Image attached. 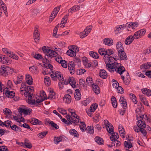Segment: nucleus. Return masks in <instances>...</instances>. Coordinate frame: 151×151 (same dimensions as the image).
Listing matches in <instances>:
<instances>
[{
    "instance_id": "nucleus-1",
    "label": "nucleus",
    "mask_w": 151,
    "mask_h": 151,
    "mask_svg": "<svg viewBox=\"0 0 151 151\" xmlns=\"http://www.w3.org/2000/svg\"><path fill=\"white\" fill-rule=\"evenodd\" d=\"M34 89V87L33 86H27L25 83H22L19 91L21 95H24L26 97H28V100L27 101L28 103L32 105H37V104L41 103L46 99L45 98H42V96L41 95L40 96H38L36 97L35 101V100L32 99V92Z\"/></svg>"
},
{
    "instance_id": "nucleus-2",
    "label": "nucleus",
    "mask_w": 151,
    "mask_h": 151,
    "mask_svg": "<svg viewBox=\"0 0 151 151\" xmlns=\"http://www.w3.org/2000/svg\"><path fill=\"white\" fill-rule=\"evenodd\" d=\"M104 61L106 63V68L110 72L114 71L120 74L121 76L123 75V73L125 71V68L121 66L120 63L116 62L114 57L109 58L107 56L104 57Z\"/></svg>"
},
{
    "instance_id": "nucleus-3",
    "label": "nucleus",
    "mask_w": 151,
    "mask_h": 151,
    "mask_svg": "<svg viewBox=\"0 0 151 151\" xmlns=\"http://www.w3.org/2000/svg\"><path fill=\"white\" fill-rule=\"evenodd\" d=\"M140 119L138 120L137 122V126L140 129L145 128L146 127V124L145 123V121L147 120L150 122L149 119L147 118L146 115H143L140 116Z\"/></svg>"
},
{
    "instance_id": "nucleus-4",
    "label": "nucleus",
    "mask_w": 151,
    "mask_h": 151,
    "mask_svg": "<svg viewBox=\"0 0 151 151\" xmlns=\"http://www.w3.org/2000/svg\"><path fill=\"white\" fill-rule=\"evenodd\" d=\"M52 79L54 81H56L58 79L59 81H63L64 80V78L61 73L59 71H53L50 74Z\"/></svg>"
},
{
    "instance_id": "nucleus-5",
    "label": "nucleus",
    "mask_w": 151,
    "mask_h": 151,
    "mask_svg": "<svg viewBox=\"0 0 151 151\" xmlns=\"http://www.w3.org/2000/svg\"><path fill=\"white\" fill-rule=\"evenodd\" d=\"M42 50L46 54V55L50 57H55L58 55L57 53L55 51L48 48H46L45 46L42 47Z\"/></svg>"
},
{
    "instance_id": "nucleus-6",
    "label": "nucleus",
    "mask_w": 151,
    "mask_h": 151,
    "mask_svg": "<svg viewBox=\"0 0 151 151\" xmlns=\"http://www.w3.org/2000/svg\"><path fill=\"white\" fill-rule=\"evenodd\" d=\"M11 89H9L8 88H6L3 91V94L4 96L8 98H13L15 96V93L11 91Z\"/></svg>"
},
{
    "instance_id": "nucleus-7",
    "label": "nucleus",
    "mask_w": 151,
    "mask_h": 151,
    "mask_svg": "<svg viewBox=\"0 0 151 151\" xmlns=\"http://www.w3.org/2000/svg\"><path fill=\"white\" fill-rule=\"evenodd\" d=\"M145 32V29H142L136 32L133 36V38L134 39H137L142 37L144 35Z\"/></svg>"
},
{
    "instance_id": "nucleus-8",
    "label": "nucleus",
    "mask_w": 151,
    "mask_h": 151,
    "mask_svg": "<svg viewBox=\"0 0 151 151\" xmlns=\"http://www.w3.org/2000/svg\"><path fill=\"white\" fill-rule=\"evenodd\" d=\"M92 28L91 26H89L86 27L84 31L80 33V38H83L87 36L91 31Z\"/></svg>"
},
{
    "instance_id": "nucleus-9",
    "label": "nucleus",
    "mask_w": 151,
    "mask_h": 151,
    "mask_svg": "<svg viewBox=\"0 0 151 151\" xmlns=\"http://www.w3.org/2000/svg\"><path fill=\"white\" fill-rule=\"evenodd\" d=\"M104 122L107 131L109 133L113 132V127L111 123H110L107 120H105Z\"/></svg>"
},
{
    "instance_id": "nucleus-10",
    "label": "nucleus",
    "mask_w": 151,
    "mask_h": 151,
    "mask_svg": "<svg viewBox=\"0 0 151 151\" xmlns=\"http://www.w3.org/2000/svg\"><path fill=\"white\" fill-rule=\"evenodd\" d=\"M8 67L6 65H3L0 67V75L4 76L8 75Z\"/></svg>"
},
{
    "instance_id": "nucleus-11",
    "label": "nucleus",
    "mask_w": 151,
    "mask_h": 151,
    "mask_svg": "<svg viewBox=\"0 0 151 151\" xmlns=\"http://www.w3.org/2000/svg\"><path fill=\"white\" fill-rule=\"evenodd\" d=\"M40 35L37 27H35L34 32L33 35L34 39L36 42H38L40 39Z\"/></svg>"
},
{
    "instance_id": "nucleus-12",
    "label": "nucleus",
    "mask_w": 151,
    "mask_h": 151,
    "mask_svg": "<svg viewBox=\"0 0 151 151\" xmlns=\"http://www.w3.org/2000/svg\"><path fill=\"white\" fill-rule=\"evenodd\" d=\"M70 116L72 119L73 120L72 123L76 125L78 124L80 121L79 116L75 113V112L71 114Z\"/></svg>"
},
{
    "instance_id": "nucleus-13",
    "label": "nucleus",
    "mask_w": 151,
    "mask_h": 151,
    "mask_svg": "<svg viewBox=\"0 0 151 151\" xmlns=\"http://www.w3.org/2000/svg\"><path fill=\"white\" fill-rule=\"evenodd\" d=\"M0 62L3 64H9L11 63V61L9 58L5 57L3 55H0Z\"/></svg>"
},
{
    "instance_id": "nucleus-14",
    "label": "nucleus",
    "mask_w": 151,
    "mask_h": 151,
    "mask_svg": "<svg viewBox=\"0 0 151 151\" xmlns=\"http://www.w3.org/2000/svg\"><path fill=\"white\" fill-rule=\"evenodd\" d=\"M114 52L113 50L111 49H109L106 50V56H107L109 58L110 57H114L115 58V60H116L117 55L114 54Z\"/></svg>"
},
{
    "instance_id": "nucleus-15",
    "label": "nucleus",
    "mask_w": 151,
    "mask_h": 151,
    "mask_svg": "<svg viewBox=\"0 0 151 151\" xmlns=\"http://www.w3.org/2000/svg\"><path fill=\"white\" fill-rule=\"evenodd\" d=\"M118 53V56L121 60H125L127 59L126 53L124 50L119 51Z\"/></svg>"
},
{
    "instance_id": "nucleus-16",
    "label": "nucleus",
    "mask_w": 151,
    "mask_h": 151,
    "mask_svg": "<svg viewBox=\"0 0 151 151\" xmlns=\"http://www.w3.org/2000/svg\"><path fill=\"white\" fill-rule=\"evenodd\" d=\"M60 6L55 8L53 10L50 16V19L53 20L57 15L60 10Z\"/></svg>"
},
{
    "instance_id": "nucleus-17",
    "label": "nucleus",
    "mask_w": 151,
    "mask_h": 151,
    "mask_svg": "<svg viewBox=\"0 0 151 151\" xmlns=\"http://www.w3.org/2000/svg\"><path fill=\"white\" fill-rule=\"evenodd\" d=\"M68 68L70 71V73L71 74H73L75 72V68L73 62L71 61H70L68 63Z\"/></svg>"
},
{
    "instance_id": "nucleus-18",
    "label": "nucleus",
    "mask_w": 151,
    "mask_h": 151,
    "mask_svg": "<svg viewBox=\"0 0 151 151\" xmlns=\"http://www.w3.org/2000/svg\"><path fill=\"white\" fill-rule=\"evenodd\" d=\"M118 130L121 136L123 138L125 137V132L124 128L121 124H119L118 127Z\"/></svg>"
},
{
    "instance_id": "nucleus-19",
    "label": "nucleus",
    "mask_w": 151,
    "mask_h": 151,
    "mask_svg": "<svg viewBox=\"0 0 151 151\" xmlns=\"http://www.w3.org/2000/svg\"><path fill=\"white\" fill-rule=\"evenodd\" d=\"M125 26H126V25L125 26L124 24L116 26L114 29V32H115V34H117L119 32H120L124 29Z\"/></svg>"
},
{
    "instance_id": "nucleus-20",
    "label": "nucleus",
    "mask_w": 151,
    "mask_h": 151,
    "mask_svg": "<svg viewBox=\"0 0 151 151\" xmlns=\"http://www.w3.org/2000/svg\"><path fill=\"white\" fill-rule=\"evenodd\" d=\"M18 110L19 112L23 113L25 114H29L32 111V109H24L21 108H19Z\"/></svg>"
},
{
    "instance_id": "nucleus-21",
    "label": "nucleus",
    "mask_w": 151,
    "mask_h": 151,
    "mask_svg": "<svg viewBox=\"0 0 151 151\" xmlns=\"http://www.w3.org/2000/svg\"><path fill=\"white\" fill-rule=\"evenodd\" d=\"M63 101L67 104H70L71 101V96L69 94L65 95L64 97Z\"/></svg>"
},
{
    "instance_id": "nucleus-22",
    "label": "nucleus",
    "mask_w": 151,
    "mask_h": 151,
    "mask_svg": "<svg viewBox=\"0 0 151 151\" xmlns=\"http://www.w3.org/2000/svg\"><path fill=\"white\" fill-rule=\"evenodd\" d=\"M99 74L100 77L102 78L105 79L107 77V73L104 70H100L99 71Z\"/></svg>"
},
{
    "instance_id": "nucleus-23",
    "label": "nucleus",
    "mask_w": 151,
    "mask_h": 151,
    "mask_svg": "<svg viewBox=\"0 0 151 151\" xmlns=\"http://www.w3.org/2000/svg\"><path fill=\"white\" fill-rule=\"evenodd\" d=\"M120 102L122 104V107L124 109H125L126 108L127 104L126 100L125 99L124 97L121 96L120 98L119 99Z\"/></svg>"
},
{
    "instance_id": "nucleus-24",
    "label": "nucleus",
    "mask_w": 151,
    "mask_h": 151,
    "mask_svg": "<svg viewBox=\"0 0 151 151\" xmlns=\"http://www.w3.org/2000/svg\"><path fill=\"white\" fill-rule=\"evenodd\" d=\"M139 96L141 101L145 105L149 106V104L147 100L144 96L142 95H139Z\"/></svg>"
},
{
    "instance_id": "nucleus-25",
    "label": "nucleus",
    "mask_w": 151,
    "mask_h": 151,
    "mask_svg": "<svg viewBox=\"0 0 151 151\" xmlns=\"http://www.w3.org/2000/svg\"><path fill=\"white\" fill-rule=\"evenodd\" d=\"M74 97L75 99L77 101H78L81 99V95L79 89H76L75 90Z\"/></svg>"
},
{
    "instance_id": "nucleus-26",
    "label": "nucleus",
    "mask_w": 151,
    "mask_h": 151,
    "mask_svg": "<svg viewBox=\"0 0 151 151\" xmlns=\"http://www.w3.org/2000/svg\"><path fill=\"white\" fill-rule=\"evenodd\" d=\"M29 122L31 124L34 125H40L42 123L41 121H39L36 119L33 118H31L29 120Z\"/></svg>"
},
{
    "instance_id": "nucleus-27",
    "label": "nucleus",
    "mask_w": 151,
    "mask_h": 151,
    "mask_svg": "<svg viewBox=\"0 0 151 151\" xmlns=\"http://www.w3.org/2000/svg\"><path fill=\"white\" fill-rule=\"evenodd\" d=\"M26 81L27 83L29 85L32 84L33 83L32 78L31 76L27 74L26 75Z\"/></svg>"
},
{
    "instance_id": "nucleus-28",
    "label": "nucleus",
    "mask_w": 151,
    "mask_h": 151,
    "mask_svg": "<svg viewBox=\"0 0 151 151\" xmlns=\"http://www.w3.org/2000/svg\"><path fill=\"white\" fill-rule=\"evenodd\" d=\"M134 40V39L132 36H129L125 40V43L127 45H129Z\"/></svg>"
},
{
    "instance_id": "nucleus-29",
    "label": "nucleus",
    "mask_w": 151,
    "mask_h": 151,
    "mask_svg": "<svg viewBox=\"0 0 151 151\" xmlns=\"http://www.w3.org/2000/svg\"><path fill=\"white\" fill-rule=\"evenodd\" d=\"M128 74H129L127 72V77L126 78H125L124 75H122L121 76V78L123 80V82L126 85H128L129 84L130 82V79H129V77L128 76Z\"/></svg>"
},
{
    "instance_id": "nucleus-30",
    "label": "nucleus",
    "mask_w": 151,
    "mask_h": 151,
    "mask_svg": "<svg viewBox=\"0 0 151 151\" xmlns=\"http://www.w3.org/2000/svg\"><path fill=\"white\" fill-rule=\"evenodd\" d=\"M92 87L93 90L96 94H98L100 93L99 88L97 85L93 83Z\"/></svg>"
},
{
    "instance_id": "nucleus-31",
    "label": "nucleus",
    "mask_w": 151,
    "mask_h": 151,
    "mask_svg": "<svg viewBox=\"0 0 151 151\" xmlns=\"http://www.w3.org/2000/svg\"><path fill=\"white\" fill-rule=\"evenodd\" d=\"M104 43L106 45H111L113 44V41L111 39L105 38L103 40Z\"/></svg>"
},
{
    "instance_id": "nucleus-32",
    "label": "nucleus",
    "mask_w": 151,
    "mask_h": 151,
    "mask_svg": "<svg viewBox=\"0 0 151 151\" xmlns=\"http://www.w3.org/2000/svg\"><path fill=\"white\" fill-rule=\"evenodd\" d=\"M142 93L147 96H151V91L147 88H142L141 89Z\"/></svg>"
},
{
    "instance_id": "nucleus-33",
    "label": "nucleus",
    "mask_w": 151,
    "mask_h": 151,
    "mask_svg": "<svg viewBox=\"0 0 151 151\" xmlns=\"http://www.w3.org/2000/svg\"><path fill=\"white\" fill-rule=\"evenodd\" d=\"M138 26V24L136 23H132L130 22L129 23H127V24L126 25V26L128 27L129 28H132V29H135Z\"/></svg>"
},
{
    "instance_id": "nucleus-34",
    "label": "nucleus",
    "mask_w": 151,
    "mask_h": 151,
    "mask_svg": "<svg viewBox=\"0 0 151 151\" xmlns=\"http://www.w3.org/2000/svg\"><path fill=\"white\" fill-rule=\"evenodd\" d=\"M69 82L73 88L76 87V81L73 77H70L69 79Z\"/></svg>"
},
{
    "instance_id": "nucleus-35",
    "label": "nucleus",
    "mask_w": 151,
    "mask_h": 151,
    "mask_svg": "<svg viewBox=\"0 0 151 151\" xmlns=\"http://www.w3.org/2000/svg\"><path fill=\"white\" fill-rule=\"evenodd\" d=\"M151 67V63H147L142 64L140 66L141 69H147Z\"/></svg>"
},
{
    "instance_id": "nucleus-36",
    "label": "nucleus",
    "mask_w": 151,
    "mask_h": 151,
    "mask_svg": "<svg viewBox=\"0 0 151 151\" xmlns=\"http://www.w3.org/2000/svg\"><path fill=\"white\" fill-rule=\"evenodd\" d=\"M8 56L16 60H18L19 57L16 54H14L13 52L10 51L8 53Z\"/></svg>"
},
{
    "instance_id": "nucleus-37",
    "label": "nucleus",
    "mask_w": 151,
    "mask_h": 151,
    "mask_svg": "<svg viewBox=\"0 0 151 151\" xmlns=\"http://www.w3.org/2000/svg\"><path fill=\"white\" fill-rule=\"evenodd\" d=\"M95 142L99 145H101L104 144V141L103 139L99 137H96L95 138Z\"/></svg>"
},
{
    "instance_id": "nucleus-38",
    "label": "nucleus",
    "mask_w": 151,
    "mask_h": 151,
    "mask_svg": "<svg viewBox=\"0 0 151 151\" xmlns=\"http://www.w3.org/2000/svg\"><path fill=\"white\" fill-rule=\"evenodd\" d=\"M79 127L80 129L82 132H84L86 130V126L84 122H80Z\"/></svg>"
},
{
    "instance_id": "nucleus-39",
    "label": "nucleus",
    "mask_w": 151,
    "mask_h": 151,
    "mask_svg": "<svg viewBox=\"0 0 151 151\" xmlns=\"http://www.w3.org/2000/svg\"><path fill=\"white\" fill-rule=\"evenodd\" d=\"M24 147H27L28 148H31L32 147V145L29 141L27 139H25L24 143Z\"/></svg>"
},
{
    "instance_id": "nucleus-40",
    "label": "nucleus",
    "mask_w": 151,
    "mask_h": 151,
    "mask_svg": "<svg viewBox=\"0 0 151 151\" xmlns=\"http://www.w3.org/2000/svg\"><path fill=\"white\" fill-rule=\"evenodd\" d=\"M119 136L117 133L113 132L112 133L111 136L110 137V139L111 141L117 140L119 138Z\"/></svg>"
},
{
    "instance_id": "nucleus-41",
    "label": "nucleus",
    "mask_w": 151,
    "mask_h": 151,
    "mask_svg": "<svg viewBox=\"0 0 151 151\" xmlns=\"http://www.w3.org/2000/svg\"><path fill=\"white\" fill-rule=\"evenodd\" d=\"M70 134L75 137H78L79 134L76 130L74 129H71L69 131Z\"/></svg>"
},
{
    "instance_id": "nucleus-42",
    "label": "nucleus",
    "mask_w": 151,
    "mask_h": 151,
    "mask_svg": "<svg viewBox=\"0 0 151 151\" xmlns=\"http://www.w3.org/2000/svg\"><path fill=\"white\" fill-rule=\"evenodd\" d=\"M67 54L68 55L71 57H74L76 55V53H75V52L71 48V50L70 49L67 51Z\"/></svg>"
},
{
    "instance_id": "nucleus-43",
    "label": "nucleus",
    "mask_w": 151,
    "mask_h": 151,
    "mask_svg": "<svg viewBox=\"0 0 151 151\" xmlns=\"http://www.w3.org/2000/svg\"><path fill=\"white\" fill-rule=\"evenodd\" d=\"M116 47L118 50V51L123 50V47L122 46V43L120 42H117Z\"/></svg>"
},
{
    "instance_id": "nucleus-44",
    "label": "nucleus",
    "mask_w": 151,
    "mask_h": 151,
    "mask_svg": "<svg viewBox=\"0 0 151 151\" xmlns=\"http://www.w3.org/2000/svg\"><path fill=\"white\" fill-rule=\"evenodd\" d=\"M22 79L23 76L22 75H19L17 77V80H14V81L16 84H17L21 83Z\"/></svg>"
},
{
    "instance_id": "nucleus-45",
    "label": "nucleus",
    "mask_w": 151,
    "mask_h": 151,
    "mask_svg": "<svg viewBox=\"0 0 151 151\" xmlns=\"http://www.w3.org/2000/svg\"><path fill=\"white\" fill-rule=\"evenodd\" d=\"M37 69V67L35 65H33L29 68V70L32 73H36Z\"/></svg>"
},
{
    "instance_id": "nucleus-46",
    "label": "nucleus",
    "mask_w": 151,
    "mask_h": 151,
    "mask_svg": "<svg viewBox=\"0 0 151 151\" xmlns=\"http://www.w3.org/2000/svg\"><path fill=\"white\" fill-rule=\"evenodd\" d=\"M83 63L84 65L86 68H89L91 66V64L89 63L87 59H85L83 60Z\"/></svg>"
},
{
    "instance_id": "nucleus-47",
    "label": "nucleus",
    "mask_w": 151,
    "mask_h": 151,
    "mask_svg": "<svg viewBox=\"0 0 151 151\" xmlns=\"http://www.w3.org/2000/svg\"><path fill=\"white\" fill-rule=\"evenodd\" d=\"M124 146L128 149L132 147V143L129 142L125 141L124 142Z\"/></svg>"
},
{
    "instance_id": "nucleus-48",
    "label": "nucleus",
    "mask_w": 151,
    "mask_h": 151,
    "mask_svg": "<svg viewBox=\"0 0 151 151\" xmlns=\"http://www.w3.org/2000/svg\"><path fill=\"white\" fill-rule=\"evenodd\" d=\"M89 55L91 56L95 59L98 58L99 57L97 53L93 51L90 52Z\"/></svg>"
},
{
    "instance_id": "nucleus-49",
    "label": "nucleus",
    "mask_w": 151,
    "mask_h": 151,
    "mask_svg": "<svg viewBox=\"0 0 151 151\" xmlns=\"http://www.w3.org/2000/svg\"><path fill=\"white\" fill-rule=\"evenodd\" d=\"M44 81L45 85L49 86L50 84V80L49 77L45 76L44 78Z\"/></svg>"
},
{
    "instance_id": "nucleus-50",
    "label": "nucleus",
    "mask_w": 151,
    "mask_h": 151,
    "mask_svg": "<svg viewBox=\"0 0 151 151\" xmlns=\"http://www.w3.org/2000/svg\"><path fill=\"white\" fill-rule=\"evenodd\" d=\"M97 106L98 105L96 104L92 105L90 108V111L91 112H94L97 109Z\"/></svg>"
},
{
    "instance_id": "nucleus-51",
    "label": "nucleus",
    "mask_w": 151,
    "mask_h": 151,
    "mask_svg": "<svg viewBox=\"0 0 151 151\" xmlns=\"http://www.w3.org/2000/svg\"><path fill=\"white\" fill-rule=\"evenodd\" d=\"M62 138L61 137H55L54 138V142L56 144H58L61 141Z\"/></svg>"
},
{
    "instance_id": "nucleus-52",
    "label": "nucleus",
    "mask_w": 151,
    "mask_h": 151,
    "mask_svg": "<svg viewBox=\"0 0 151 151\" xmlns=\"http://www.w3.org/2000/svg\"><path fill=\"white\" fill-rule=\"evenodd\" d=\"M99 53L101 55H106V50L103 48H100L98 50Z\"/></svg>"
},
{
    "instance_id": "nucleus-53",
    "label": "nucleus",
    "mask_w": 151,
    "mask_h": 151,
    "mask_svg": "<svg viewBox=\"0 0 151 151\" xmlns=\"http://www.w3.org/2000/svg\"><path fill=\"white\" fill-rule=\"evenodd\" d=\"M3 112L5 115H11L12 114L11 110L8 108H5L4 109Z\"/></svg>"
},
{
    "instance_id": "nucleus-54",
    "label": "nucleus",
    "mask_w": 151,
    "mask_h": 151,
    "mask_svg": "<svg viewBox=\"0 0 151 151\" xmlns=\"http://www.w3.org/2000/svg\"><path fill=\"white\" fill-rule=\"evenodd\" d=\"M47 132L45 131L41 132L37 134V136L40 138H42L47 134Z\"/></svg>"
},
{
    "instance_id": "nucleus-55",
    "label": "nucleus",
    "mask_w": 151,
    "mask_h": 151,
    "mask_svg": "<svg viewBox=\"0 0 151 151\" xmlns=\"http://www.w3.org/2000/svg\"><path fill=\"white\" fill-rule=\"evenodd\" d=\"M111 142V147L113 146H115L116 145V147L119 146L120 145V142L119 141L117 140L112 141Z\"/></svg>"
},
{
    "instance_id": "nucleus-56",
    "label": "nucleus",
    "mask_w": 151,
    "mask_h": 151,
    "mask_svg": "<svg viewBox=\"0 0 151 151\" xmlns=\"http://www.w3.org/2000/svg\"><path fill=\"white\" fill-rule=\"evenodd\" d=\"M55 97V93L52 91H50L49 94L48 99H52Z\"/></svg>"
},
{
    "instance_id": "nucleus-57",
    "label": "nucleus",
    "mask_w": 151,
    "mask_h": 151,
    "mask_svg": "<svg viewBox=\"0 0 151 151\" xmlns=\"http://www.w3.org/2000/svg\"><path fill=\"white\" fill-rule=\"evenodd\" d=\"M48 123L50 124L52 126L54 127L56 129H58L59 128V127L53 121H48Z\"/></svg>"
},
{
    "instance_id": "nucleus-58",
    "label": "nucleus",
    "mask_w": 151,
    "mask_h": 151,
    "mask_svg": "<svg viewBox=\"0 0 151 151\" xmlns=\"http://www.w3.org/2000/svg\"><path fill=\"white\" fill-rule=\"evenodd\" d=\"M69 14H67L62 19V20L61 22V24H66L67 22V21L68 19V16Z\"/></svg>"
},
{
    "instance_id": "nucleus-59",
    "label": "nucleus",
    "mask_w": 151,
    "mask_h": 151,
    "mask_svg": "<svg viewBox=\"0 0 151 151\" xmlns=\"http://www.w3.org/2000/svg\"><path fill=\"white\" fill-rule=\"evenodd\" d=\"M113 86L114 88H116L119 86V83L116 80H112Z\"/></svg>"
},
{
    "instance_id": "nucleus-60",
    "label": "nucleus",
    "mask_w": 151,
    "mask_h": 151,
    "mask_svg": "<svg viewBox=\"0 0 151 151\" xmlns=\"http://www.w3.org/2000/svg\"><path fill=\"white\" fill-rule=\"evenodd\" d=\"M60 63L61 64L62 66L64 68H65L67 67L68 63L64 60H63L61 62H60Z\"/></svg>"
},
{
    "instance_id": "nucleus-61",
    "label": "nucleus",
    "mask_w": 151,
    "mask_h": 151,
    "mask_svg": "<svg viewBox=\"0 0 151 151\" xmlns=\"http://www.w3.org/2000/svg\"><path fill=\"white\" fill-rule=\"evenodd\" d=\"M90 101L89 99H87L86 100H84L82 101V104L85 106H87L90 102Z\"/></svg>"
},
{
    "instance_id": "nucleus-62",
    "label": "nucleus",
    "mask_w": 151,
    "mask_h": 151,
    "mask_svg": "<svg viewBox=\"0 0 151 151\" xmlns=\"http://www.w3.org/2000/svg\"><path fill=\"white\" fill-rule=\"evenodd\" d=\"M13 130H15L16 131H19V128L15 124H14L12 126H11V127H10Z\"/></svg>"
},
{
    "instance_id": "nucleus-63",
    "label": "nucleus",
    "mask_w": 151,
    "mask_h": 151,
    "mask_svg": "<svg viewBox=\"0 0 151 151\" xmlns=\"http://www.w3.org/2000/svg\"><path fill=\"white\" fill-rule=\"evenodd\" d=\"M7 87L9 89H12L13 87L12 83V82L10 80H8L7 82Z\"/></svg>"
},
{
    "instance_id": "nucleus-64",
    "label": "nucleus",
    "mask_w": 151,
    "mask_h": 151,
    "mask_svg": "<svg viewBox=\"0 0 151 151\" xmlns=\"http://www.w3.org/2000/svg\"><path fill=\"white\" fill-rule=\"evenodd\" d=\"M116 88L117 92L118 93L122 94L124 93V90L123 88L121 86H119Z\"/></svg>"
}]
</instances>
